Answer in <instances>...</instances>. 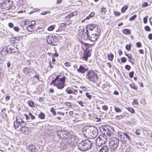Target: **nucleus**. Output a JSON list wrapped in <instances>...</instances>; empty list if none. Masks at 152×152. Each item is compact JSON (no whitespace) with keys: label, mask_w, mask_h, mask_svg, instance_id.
<instances>
[{"label":"nucleus","mask_w":152,"mask_h":152,"mask_svg":"<svg viewBox=\"0 0 152 152\" xmlns=\"http://www.w3.org/2000/svg\"><path fill=\"white\" fill-rule=\"evenodd\" d=\"M119 139L115 137L110 138L109 140V145L110 149L112 151L115 150L118 147L119 145V140L122 143V145L123 143V139H124V133L119 132H118Z\"/></svg>","instance_id":"obj_1"},{"label":"nucleus","mask_w":152,"mask_h":152,"mask_svg":"<svg viewBox=\"0 0 152 152\" xmlns=\"http://www.w3.org/2000/svg\"><path fill=\"white\" fill-rule=\"evenodd\" d=\"M91 145V142L90 140H87L79 142L77 145V147L80 151H85L90 149Z\"/></svg>","instance_id":"obj_2"},{"label":"nucleus","mask_w":152,"mask_h":152,"mask_svg":"<svg viewBox=\"0 0 152 152\" xmlns=\"http://www.w3.org/2000/svg\"><path fill=\"white\" fill-rule=\"evenodd\" d=\"M98 78V75L93 70H90L86 73V78L92 82H96Z\"/></svg>","instance_id":"obj_3"},{"label":"nucleus","mask_w":152,"mask_h":152,"mask_svg":"<svg viewBox=\"0 0 152 152\" xmlns=\"http://www.w3.org/2000/svg\"><path fill=\"white\" fill-rule=\"evenodd\" d=\"M101 31L99 28H97L95 31L94 32H91L90 34H87L86 38L91 41L94 42L100 35Z\"/></svg>","instance_id":"obj_4"},{"label":"nucleus","mask_w":152,"mask_h":152,"mask_svg":"<svg viewBox=\"0 0 152 152\" xmlns=\"http://www.w3.org/2000/svg\"><path fill=\"white\" fill-rule=\"evenodd\" d=\"M86 128V131L88 133V135L91 138H94L96 137L98 134V130L96 127L94 126H90Z\"/></svg>","instance_id":"obj_5"},{"label":"nucleus","mask_w":152,"mask_h":152,"mask_svg":"<svg viewBox=\"0 0 152 152\" xmlns=\"http://www.w3.org/2000/svg\"><path fill=\"white\" fill-rule=\"evenodd\" d=\"M47 42L49 44L53 46L57 45L59 43L57 36L50 34L46 37Z\"/></svg>","instance_id":"obj_6"},{"label":"nucleus","mask_w":152,"mask_h":152,"mask_svg":"<svg viewBox=\"0 0 152 152\" xmlns=\"http://www.w3.org/2000/svg\"><path fill=\"white\" fill-rule=\"evenodd\" d=\"M13 4L12 0H6L0 4V7L3 11H7L10 10Z\"/></svg>","instance_id":"obj_7"},{"label":"nucleus","mask_w":152,"mask_h":152,"mask_svg":"<svg viewBox=\"0 0 152 152\" xmlns=\"http://www.w3.org/2000/svg\"><path fill=\"white\" fill-rule=\"evenodd\" d=\"M107 141V139L102 135H99L96 140V144L99 147L101 146L103 144H104Z\"/></svg>","instance_id":"obj_8"},{"label":"nucleus","mask_w":152,"mask_h":152,"mask_svg":"<svg viewBox=\"0 0 152 152\" xmlns=\"http://www.w3.org/2000/svg\"><path fill=\"white\" fill-rule=\"evenodd\" d=\"M65 80V77L59 79L57 82H56V83L54 84V86H56L58 89H63L64 87Z\"/></svg>","instance_id":"obj_9"},{"label":"nucleus","mask_w":152,"mask_h":152,"mask_svg":"<svg viewBox=\"0 0 152 152\" xmlns=\"http://www.w3.org/2000/svg\"><path fill=\"white\" fill-rule=\"evenodd\" d=\"M57 135L59 138L64 139L67 138L69 134L65 130H59L57 132Z\"/></svg>","instance_id":"obj_10"},{"label":"nucleus","mask_w":152,"mask_h":152,"mask_svg":"<svg viewBox=\"0 0 152 152\" xmlns=\"http://www.w3.org/2000/svg\"><path fill=\"white\" fill-rule=\"evenodd\" d=\"M97 28V26L94 24L87 25L86 26V34H90L91 32H95V30H96Z\"/></svg>","instance_id":"obj_11"},{"label":"nucleus","mask_w":152,"mask_h":152,"mask_svg":"<svg viewBox=\"0 0 152 152\" xmlns=\"http://www.w3.org/2000/svg\"><path fill=\"white\" fill-rule=\"evenodd\" d=\"M103 131H104V133H106L108 135L111 136L114 133V129L110 126H105L102 128Z\"/></svg>","instance_id":"obj_12"},{"label":"nucleus","mask_w":152,"mask_h":152,"mask_svg":"<svg viewBox=\"0 0 152 152\" xmlns=\"http://www.w3.org/2000/svg\"><path fill=\"white\" fill-rule=\"evenodd\" d=\"M94 44L90 45L88 43H85V45L86 47V49L85 50V52L88 53H91L90 52L92 50V46H94Z\"/></svg>","instance_id":"obj_13"},{"label":"nucleus","mask_w":152,"mask_h":152,"mask_svg":"<svg viewBox=\"0 0 152 152\" xmlns=\"http://www.w3.org/2000/svg\"><path fill=\"white\" fill-rule=\"evenodd\" d=\"M78 35L79 36L81 37V39L83 40L88 39L87 38H86V32L84 33L83 30L80 29L78 31Z\"/></svg>","instance_id":"obj_14"},{"label":"nucleus","mask_w":152,"mask_h":152,"mask_svg":"<svg viewBox=\"0 0 152 152\" xmlns=\"http://www.w3.org/2000/svg\"><path fill=\"white\" fill-rule=\"evenodd\" d=\"M88 70V68H86L83 66L80 65L79 68L77 69V71L79 73L83 74Z\"/></svg>","instance_id":"obj_15"},{"label":"nucleus","mask_w":152,"mask_h":152,"mask_svg":"<svg viewBox=\"0 0 152 152\" xmlns=\"http://www.w3.org/2000/svg\"><path fill=\"white\" fill-rule=\"evenodd\" d=\"M28 149L31 152H38V150L35 146L34 145H29Z\"/></svg>","instance_id":"obj_16"},{"label":"nucleus","mask_w":152,"mask_h":152,"mask_svg":"<svg viewBox=\"0 0 152 152\" xmlns=\"http://www.w3.org/2000/svg\"><path fill=\"white\" fill-rule=\"evenodd\" d=\"M12 48L10 47H8L7 48L5 47L3 48L1 53V54H2L3 52L4 51V52H5V54H6L7 52L9 53L10 52L11 50H12Z\"/></svg>","instance_id":"obj_17"},{"label":"nucleus","mask_w":152,"mask_h":152,"mask_svg":"<svg viewBox=\"0 0 152 152\" xmlns=\"http://www.w3.org/2000/svg\"><path fill=\"white\" fill-rule=\"evenodd\" d=\"M20 130L25 134H27L29 132L28 128L26 127V126L21 127L20 128Z\"/></svg>","instance_id":"obj_18"},{"label":"nucleus","mask_w":152,"mask_h":152,"mask_svg":"<svg viewBox=\"0 0 152 152\" xmlns=\"http://www.w3.org/2000/svg\"><path fill=\"white\" fill-rule=\"evenodd\" d=\"M117 64L119 66L123 69V64L124 63V57L121 58V60L119 59H118L117 60Z\"/></svg>","instance_id":"obj_19"},{"label":"nucleus","mask_w":152,"mask_h":152,"mask_svg":"<svg viewBox=\"0 0 152 152\" xmlns=\"http://www.w3.org/2000/svg\"><path fill=\"white\" fill-rule=\"evenodd\" d=\"M91 55V53H88L84 51L83 55L82 57V58L84 60L86 61H87L88 58L90 57Z\"/></svg>","instance_id":"obj_20"},{"label":"nucleus","mask_w":152,"mask_h":152,"mask_svg":"<svg viewBox=\"0 0 152 152\" xmlns=\"http://www.w3.org/2000/svg\"><path fill=\"white\" fill-rule=\"evenodd\" d=\"M66 24H65V23H61L58 29L56 31H64L66 28Z\"/></svg>","instance_id":"obj_21"},{"label":"nucleus","mask_w":152,"mask_h":152,"mask_svg":"<svg viewBox=\"0 0 152 152\" xmlns=\"http://www.w3.org/2000/svg\"><path fill=\"white\" fill-rule=\"evenodd\" d=\"M76 15V13L74 12H72L68 15L67 16H65L64 18L66 19L67 21H69V19L75 16Z\"/></svg>","instance_id":"obj_22"},{"label":"nucleus","mask_w":152,"mask_h":152,"mask_svg":"<svg viewBox=\"0 0 152 152\" xmlns=\"http://www.w3.org/2000/svg\"><path fill=\"white\" fill-rule=\"evenodd\" d=\"M109 149L107 146L104 145L101 148L99 152H107L109 151Z\"/></svg>","instance_id":"obj_23"},{"label":"nucleus","mask_w":152,"mask_h":152,"mask_svg":"<svg viewBox=\"0 0 152 152\" xmlns=\"http://www.w3.org/2000/svg\"><path fill=\"white\" fill-rule=\"evenodd\" d=\"M30 70L31 69L30 68H25L23 69V72L26 76H30Z\"/></svg>","instance_id":"obj_24"},{"label":"nucleus","mask_w":152,"mask_h":152,"mask_svg":"<svg viewBox=\"0 0 152 152\" xmlns=\"http://www.w3.org/2000/svg\"><path fill=\"white\" fill-rule=\"evenodd\" d=\"M20 122V126L21 127L26 126V123L23 120L20 119L19 120Z\"/></svg>","instance_id":"obj_25"},{"label":"nucleus","mask_w":152,"mask_h":152,"mask_svg":"<svg viewBox=\"0 0 152 152\" xmlns=\"http://www.w3.org/2000/svg\"><path fill=\"white\" fill-rule=\"evenodd\" d=\"M125 55L127 56L128 58H129V61L131 63H132L133 64V61L132 60H133V59L132 58V55L131 54H125Z\"/></svg>","instance_id":"obj_26"},{"label":"nucleus","mask_w":152,"mask_h":152,"mask_svg":"<svg viewBox=\"0 0 152 152\" xmlns=\"http://www.w3.org/2000/svg\"><path fill=\"white\" fill-rule=\"evenodd\" d=\"M14 124L15 128H18L19 126H20V122H19V121H18L17 120L16 121L14 122Z\"/></svg>","instance_id":"obj_27"},{"label":"nucleus","mask_w":152,"mask_h":152,"mask_svg":"<svg viewBox=\"0 0 152 152\" xmlns=\"http://www.w3.org/2000/svg\"><path fill=\"white\" fill-rule=\"evenodd\" d=\"M33 27L32 25H30L27 27V29L29 31H32L34 30Z\"/></svg>","instance_id":"obj_28"},{"label":"nucleus","mask_w":152,"mask_h":152,"mask_svg":"<svg viewBox=\"0 0 152 152\" xmlns=\"http://www.w3.org/2000/svg\"><path fill=\"white\" fill-rule=\"evenodd\" d=\"M126 109L127 110L132 113L133 114L134 113V110L132 108L129 107H126Z\"/></svg>","instance_id":"obj_29"},{"label":"nucleus","mask_w":152,"mask_h":152,"mask_svg":"<svg viewBox=\"0 0 152 152\" xmlns=\"http://www.w3.org/2000/svg\"><path fill=\"white\" fill-rule=\"evenodd\" d=\"M113 57L114 55L112 53L108 54L107 55L108 58L111 61H112L113 60Z\"/></svg>","instance_id":"obj_30"},{"label":"nucleus","mask_w":152,"mask_h":152,"mask_svg":"<svg viewBox=\"0 0 152 152\" xmlns=\"http://www.w3.org/2000/svg\"><path fill=\"white\" fill-rule=\"evenodd\" d=\"M39 118L41 119H44L45 117V115L42 113H41L38 115Z\"/></svg>","instance_id":"obj_31"},{"label":"nucleus","mask_w":152,"mask_h":152,"mask_svg":"<svg viewBox=\"0 0 152 152\" xmlns=\"http://www.w3.org/2000/svg\"><path fill=\"white\" fill-rule=\"evenodd\" d=\"M130 30L127 29H124V34L128 35L130 34Z\"/></svg>","instance_id":"obj_32"},{"label":"nucleus","mask_w":152,"mask_h":152,"mask_svg":"<svg viewBox=\"0 0 152 152\" xmlns=\"http://www.w3.org/2000/svg\"><path fill=\"white\" fill-rule=\"evenodd\" d=\"M130 86L132 88L134 89L135 90H136L137 89V87L135 86V84L134 83L130 84Z\"/></svg>","instance_id":"obj_33"},{"label":"nucleus","mask_w":152,"mask_h":152,"mask_svg":"<svg viewBox=\"0 0 152 152\" xmlns=\"http://www.w3.org/2000/svg\"><path fill=\"white\" fill-rule=\"evenodd\" d=\"M107 10L105 7H102V8L101 9V12L102 13L104 14L105 13Z\"/></svg>","instance_id":"obj_34"},{"label":"nucleus","mask_w":152,"mask_h":152,"mask_svg":"<svg viewBox=\"0 0 152 152\" xmlns=\"http://www.w3.org/2000/svg\"><path fill=\"white\" fill-rule=\"evenodd\" d=\"M137 101L138 100L137 99H134L133 100V102L132 103L133 105L134 106H137L138 105V103L137 102Z\"/></svg>","instance_id":"obj_35"},{"label":"nucleus","mask_w":152,"mask_h":152,"mask_svg":"<svg viewBox=\"0 0 152 152\" xmlns=\"http://www.w3.org/2000/svg\"><path fill=\"white\" fill-rule=\"evenodd\" d=\"M131 44L126 45V50L128 51H129L131 49Z\"/></svg>","instance_id":"obj_36"},{"label":"nucleus","mask_w":152,"mask_h":152,"mask_svg":"<svg viewBox=\"0 0 152 152\" xmlns=\"http://www.w3.org/2000/svg\"><path fill=\"white\" fill-rule=\"evenodd\" d=\"M28 103L29 106L31 107H33L34 105V102L33 101H28Z\"/></svg>","instance_id":"obj_37"},{"label":"nucleus","mask_w":152,"mask_h":152,"mask_svg":"<svg viewBox=\"0 0 152 152\" xmlns=\"http://www.w3.org/2000/svg\"><path fill=\"white\" fill-rule=\"evenodd\" d=\"M137 15H133L132 16L129 18V20L130 21H132L134 20L137 17Z\"/></svg>","instance_id":"obj_38"},{"label":"nucleus","mask_w":152,"mask_h":152,"mask_svg":"<svg viewBox=\"0 0 152 152\" xmlns=\"http://www.w3.org/2000/svg\"><path fill=\"white\" fill-rule=\"evenodd\" d=\"M50 111L51 112H52V113L55 115H56V111L54 110V109L52 107L50 109Z\"/></svg>","instance_id":"obj_39"},{"label":"nucleus","mask_w":152,"mask_h":152,"mask_svg":"<svg viewBox=\"0 0 152 152\" xmlns=\"http://www.w3.org/2000/svg\"><path fill=\"white\" fill-rule=\"evenodd\" d=\"M54 28V27L52 25L50 26L48 28V31H52L53 30Z\"/></svg>","instance_id":"obj_40"},{"label":"nucleus","mask_w":152,"mask_h":152,"mask_svg":"<svg viewBox=\"0 0 152 152\" xmlns=\"http://www.w3.org/2000/svg\"><path fill=\"white\" fill-rule=\"evenodd\" d=\"M34 72H35V73H36V75L34 76L33 77L34 78H37V80H39V74L38 73H37L35 71H34Z\"/></svg>","instance_id":"obj_41"},{"label":"nucleus","mask_w":152,"mask_h":152,"mask_svg":"<svg viewBox=\"0 0 152 152\" xmlns=\"http://www.w3.org/2000/svg\"><path fill=\"white\" fill-rule=\"evenodd\" d=\"M145 29L147 31H151V29L148 26H146L145 27Z\"/></svg>","instance_id":"obj_42"},{"label":"nucleus","mask_w":152,"mask_h":152,"mask_svg":"<svg viewBox=\"0 0 152 152\" xmlns=\"http://www.w3.org/2000/svg\"><path fill=\"white\" fill-rule=\"evenodd\" d=\"M28 114L31 119H34L35 118V117L31 113H29Z\"/></svg>","instance_id":"obj_43"},{"label":"nucleus","mask_w":152,"mask_h":152,"mask_svg":"<svg viewBox=\"0 0 152 152\" xmlns=\"http://www.w3.org/2000/svg\"><path fill=\"white\" fill-rule=\"evenodd\" d=\"M125 138L126 139V141L127 140H129V137L126 133H124V138Z\"/></svg>","instance_id":"obj_44"},{"label":"nucleus","mask_w":152,"mask_h":152,"mask_svg":"<svg viewBox=\"0 0 152 152\" xmlns=\"http://www.w3.org/2000/svg\"><path fill=\"white\" fill-rule=\"evenodd\" d=\"M65 104L69 108H71L72 107V105L71 104V103L69 102H66Z\"/></svg>","instance_id":"obj_45"},{"label":"nucleus","mask_w":152,"mask_h":152,"mask_svg":"<svg viewBox=\"0 0 152 152\" xmlns=\"http://www.w3.org/2000/svg\"><path fill=\"white\" fill-rule=\"evenodd\" d=\"M125 69L128 70H129L131 69L130 66L128 65H126L125 66Z\"/></svg>","instance_id":"obj_46"},{"label":"nucleus","mask_w":152,"mask_h":152,"mask_svg":"<svg viewBox=\"0 0 152 152\" xmlns=\"http://www.w3.org/2000/svg\"><path fill=\"white\" fill-rule=\"evenodd\" d=\"M86 96L89 98V99H91L92 97V96L91 95L89 94L88 93H86Z\"/></svg>","instance_id":"obj_47"},{"label":"nucleus","mask_w":152,"mask_h":152,"mask_svg":"<svg viewBox=\"0 0 152 152\" xmlns=\"http://www.w3.org/2000/svg\"><path fill=\"white\" fill-rule=\"evenodd\" d=\"M147 17L148 16H146L143 19V22L145 23H146L147 22Z\"/></svg>","instance_id":"obj_48"},{"label":"nucleus","mask_w":152,"mask_h":152,"mask_svg":"<svg viewBox=\"0 0 152 152\" xmlns=\"http://www.w3.org/2000/svg\"><path fill=\"white\" fill-rule=\"evenodd\" d=\"M18 50L17 48H15V49L14 48H13L12 50H11L10 53H14L16 52V50Z\"/></svg>","instance_id":"obj_49"},{"label":"nucleus","mask_w":152,"mask_h":152,"mask_svg":"<svg viewBox=\"0 0 152 152\" xmlns=\"http://www.w3.org/2000/svg\"><path fill=\"white\" fill-rule=\"evenodd\" d=\"M134 72L133 71L130 72L129 73V76L130 78H132L133 77Z\"/></svg>","instance_id":"obj_50"},{"label":"nucleus","mask_w":152,"mask_h":152,"mask_svg":"<svg viewBox=\"0 0 152 152\" xmlns=\"http://www.w3.org/2000/svg\"><path fill=\"white\" fill-rule=\"evenodd\" d=\"M148 4L147 2H144L142 5V7H147L148 6Z\"/></svg>","instance_id":"obj_51"},{"label":"nucleus","mask_w":152,"mask_h":152,"mask_svg":"<svg viewBox=\"0 0 152 152\" xmlns=\"http://www.w3.org/2000/svg\"><path fill=\"white\" fill-rule=\"evenodd\" d=\"M102 108L103 110H107L108 109V108L107 105H104L102 106Z\"/></svg>","instance_id":"obj_52"},{"label":"nucleus","mask_w":152,"mask_h":152,"mask_svg":"<svg viewBox=\"0 0 152 152\" xmlns=\"http://www.w3.org/2000/svg\"><path fill=\"white\" fill-rule=\"evenodd\" d=\"M140 129H137L136 130V133L137 135H139L140 134Z\"/></svg>","instance_id":"obj_53"},{"label":"nucleus","mask_w":152,"mask_h":152,"mask_svg":"<svg viewBox=\"0 0 152 152\" xmlns=\"http://www.w3.org/2000/svg\"><path fill=\"white\" fill-rule=\"evenodd\" d=\"M115 111L117 112H119L121 111V110L118 107H115Z\"/></svg>","instance_id":"obj_54"},{"label":"nucleus","mask_w":152,"mask_h":152,"mask_svg":"<svg viewBox=\"0 0 152 152\" xmlns=\"http://www.w3.org/2000/svg\"><path fill=\"white\" fill-rule=\"evenodd\" d=\"M8 25L9 26L10 28H13L14 27L13 23H9Z\"/></svg>","instance_id":"obj_55"},{"label":"nucleus","mask_w":152,"mask_h":152,"mask_svg":"<svg viewBox=\"0 0 152 152\" xmlns=\"http://www.w3.org/2000/svg\"><path fill=\"white\" fill-rule=\"evenodd\" d=\"M19 30V28L18 27H15L14 28V30L16 32H18Z\"/></svg>","instance_id":"obj_56"},{"label":"nucleus","mask_w":152,"mask_h":152,"mask_svg":"<svg viewBox=\"0 0 152 152\" xmlns=\"http://www.w3.org/2000/svg\"><path fill=\"white\" fill-rule=\"evenodd\" d=\"M66 91L68 94H71L72 93V91L71 90H67V89L66 90Z\"/></svg>","instance_id":"obj_57"},{"label":"nucleus","mask_w":152,"mask_h":152,"mask_svg":"<svg viewBox=\"0 0 152 152\" xmlns=\"http://www.w3.org/2000/svg\"><path fill=\"white\" fill-rule=\"evenodd\" d=\"M114 14L116 16H118L120 15V13L118 11H115Z\"/></svg>","instance_id":"obj_58"},{"label":"nucleus","mask_w":152,"mask_h":152,"mask_svg":"<svg viewBox=\"0 0 152 152\" xmlns=\"http://www.w3.org/2000/svg\"><path fill=\"white\" fill-rule=\"evenodd\" d=\"M78 104L80 105L82 107H83L84 106V104L81 101H79L78 102Z\"/></svg>","instance_id":"obj_59"},{"label":"nucleus","mask_w":152,"mask_h":152,"mask_svg":"<svg viewBox=\"0 0 152 152\" xmlns=\"http://www.w3.org/2000/svg\"><path fill=\"white\" fill-rule=\"evenodd\" d=\"M95 15V13L94 12H91L89 15V17L90 18L94 17Z\"/></svg>","instance_id":"obj_60"},{"label":"nucleus","mask_w":152,"mask_h":152,"mask_svg":"<svg viewBox=\"0 0 152 152\" xmlns=\"http://www.w3.org/2000/svg\"><path fill=\"white\" fill-rule=\"evenodd\" d=\"M60 76V75H58L57 76L56 78L54 80L56 82H57V81L59 79V77Z\"/></svg>","instance_id":"obj_61"},{"label":"nucleus","mask_w":152,"mask_h":152,"mask_svg":"<svg viewBox=\"0 0 152 152\" xmlns=\"http://www.w3.org/2000/svg\"><path fill=\"white\" fill-rule=\"evenodd\" d=\"M136 45L137 47L140 48L141 46V44L139 42H137L136 43Z\"/></svg>","instance_id":"obj_62"},{"label":"nucleus","mask_w":152,"mask_h":152,"mask_svg":"<svg viewBox=\"0 0 152 152\" xmlns=\"http://www.w3.org/2000/svg\"><path fill=\"white\" fill-rule=\"evenodd\" d=\"M15 39H16L17 40L19 41L20 39H22V37H17L15 38Z\"/></svg>","instance_id":"obj_63"},{"label":"nucleus","mask_w":152,"mask_h":152,"mask_svg":"<svg viewBox=\"0 0 152 152\" xmlns=\"http://www.w3.org/2000/svg\"><path fill=\"white\" fill-rule=\"evenodd\" d=\"M148 37L149 39H152V34H149L148 35Z\"/></svg>","instance_id":"obj_64"}]
</instances>
